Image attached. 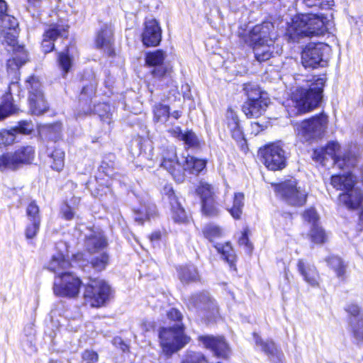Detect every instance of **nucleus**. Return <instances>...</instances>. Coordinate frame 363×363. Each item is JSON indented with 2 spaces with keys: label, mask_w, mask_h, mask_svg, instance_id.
<instances>
[{
  "label": "nucleus",
  "mask_w": 363,
  "mask_h": 363,
  "mask_svg": "<svg viewBox=\"0 0 363 363\" xmlns=\"http://www.w3.org/2000/svg\"><path fill=\"white\" fill-rule=\"evenodd\" d=\"M244 91L247 96V101L269 99L265 96V94L261 91L259 87L255 84L249 83L245 84Z\"/></svg>",
  "instance_id": "39"
},
{
  "label": "nucleus",
  "mask_w": 363,
  "mask_h": 363,
  "mask_svg": "<svg viewBox=\"0 0 363 363\" xmlns=\"http://www.w3.org/2000/svg\"><path fill=\"white\" fill-rule=\"evenodd\" d=\"M84 246L90 253H96L103 250L107 242L101 230L91 229L85 235Z\"/></svg>",
  "instance_id": "23"
},
{
  "label": "nucleus",
  "mask_w": 363,
  "mask_h": 363,
  "mask_svg": "<svg viewBox=\"0 0 363 363\" xmlns=\"http://www.w3.org/2000/svg\"><path fill=\"white\" fill-rule=\"evenodd\" d=\"M60 211L66 220H72L75 214V208L67 202L62 206Z\"/></svg>",
  "instance_id": "58"
},
{
  "label": "nucleus",
  "mask_w": 363,
  "mask_h": 363,
  "mask_svg": "<svg viewBox=\"0 0 363 363\" xmlns=\"http://www.w3.org/2000/svg\"><path fill=\"white\" fill-rule=\"evenodd\" d=\"M308 236L311 242L315 244H323L327 240L325 230L318 224L311 225Z\"/></svg>",
  "instance_id": "42"
},
{
  "label": "nucleus",
  "mask_w": 363,
  "mask_h": 363,
  "mask_svg": "<svg viewBox=\"0 0 363 363\" xmlns=\"http://www.w3.org/2000/svg\"><path fill=\"white\" fill-rule=\"evenodd\" d=\"M203 234L210 242H213L222 238L224 235V231L219 225L214 223H208L203 227Z\"/></svg>",
  "instance_id": "38"
},
{
  "label": "nucleus",
  "mask_w": 363,
  "mask_h": 363,
  "mask_svg": "<svg viewBox=\"0 0 363 363\" xmlns=\"http://www.w3.org/2000/svg\"><path fill=\"white\" fill-rule=\"evenodd\" d=\"M269 99L246 101L242 106V111L249 118H259L266 111Z\"/></svg>",
  "instance_id": "26"
},
{
  "label": "nucleus",
  "mask_w": 363,
  "mask_h": 363,
  "mask_svg": "<svg viewBox=\"0 0 363 363\" xmlns=\"http://www.w3.org/2000/svg\"><path fill=\"white\" fill-rule=\"evenodd\" d=\"M14 133V137L16 138V133L28 134L33 130V125L28 121L19 122L18 125L13 128L11 129Z\"/></svg>",
  "instance_id": "55"
},
{
  "label": "nucleus",
  "mask_w": 363,
  "mask_h": 363,
  "mask_svg": "<svg viewBox=\"0 0 363 363\" xmlns=\"http://www.w3.org/2000/svg\"><path fill=\"white\" fill-rule=\"evenodd\" d=\"M297 269L306 282L312 286H318L319 274L313 264L299 259L297 262Z\"/></svg>",
  "instance_id": "24"
},
{
  "label": "nucleus",
  "mask_w": 363,
  "mask_h": 363,
  "mask_svg": "<svg viewBox=\"0 0 363 363\" xmlns=\"http://www.w3.org/2000/svg\"><path fill=\"white\" fill-rule=\"evenodd\" d=\"M178 273L179 278L183 283H189L199 280V272L194 265L181 267Z\"/></svg>",
  "instance_id": "33"
},
{
  "label": "nucleus",
  "mask_w": 363,
  "mask_h": 363,
  "mask_svg": "<svg viewBox=\"0 0 363 363\" xmlns=\"http://www.w3.org/2000/svg\"><path fill=\"white\" fill-rule=\"evenodd\" d=\"M165 57V52L161 50L147 53L145 62L152 67L150 72L154 77L161 79L169 74V69L164 64Z\"/></svg>",
  "instance_id": "18"
},
{
  "label": "nucleus",
  "mask_w": 363,
  "mask_h": 363,
  "mask_svg": "<svg viewBox=\"0 0 363 363\" xmlns=\"http://www.w3.org/2000/svg\"><path fill=\"white\" fill-rule=\"evenodd\" d=\"M30 223L29 225H28L26 227L25 234H26V238L33 239V238H35L36 236V235L38 234V233L39 231L40 222H37V221H30Z\"/></svg>",
  "instance_id": "56"
},
{
  "label": "nucleus",
  "mask_w": 363,
  "mask_h": 363,
  "mask_svg": "<svg viewBox=\"0 0 363 363\" xmlns=\"http://www.w3.org/2000/svg\"><path fill=\"white\" fill-rule=\"evenodd\" d=\"M161 166L172 174L176 182L184 181V174L182 173V163L177 160L174 147H170L164 152Z\"/></svg>",
  "instance_id": "17"
},
{
  "label": "nucleus",
  "mask_w": 363,
  "mask_h": 363,
  "mask_svg": "<svg viewBox=\"0 0 363 363\" xmlns=\"http://www.w3.org/2000/svg\"><path fill=\"white\" fill-rule=\"evenodd\" d=\"M19 87L17 82H11L9 86V92L5 96L4 103L0 105V120L4 119L9 115L12 114L16 111V108L10 101V97L13 94V91H19Z\"/></svg>",
  "instance_id": "29"
},
{
  "label": "nucleus",
  "mask_w": 363,
  "mask_h": 363,
  "mask_svg": "<svg viewBox=\"0 0 363 363\" xmlns=\"http://www.w3.org/2000/svg\"><path fill=\"white\" fill-rule=\"evenodd\" d=\"M82 358L85 363H96L99 356L96 352L86 350L82 353Z\"/></svg>",
  "instance_id": "59"
},
{
  "label": "nucleus",
  "mask_w": 363,
  "mask_h": 363,
  "mask_svg": "<svg viewBox=\"0 0 363 363\" xmlns=\"http://www.w3.org/2000/svg\"><path fill=\"white\" fill-rule=\"evenodd\" d=\"M350 325L354 339L357 342H363V314L361 319L355 318L350 320Z\"/></svg>",
  "instance_id": "44"
},
{
  "label": "nucleus",
  "mask_w": 363,
  "mask_h": 363,
  "mask_svg": "<svg viewBox=\"0 0 363 363\" xmlns=\"http://www.w3.org/2000/svg\"><path fill=\"white\" fill-rule=\"evenodd\" d=\"M167 315L169 320L177 322L176 324H182V315L178 309L172 308Z\"/></svg>",
  "instance_id": "63"
},
{
  "label": "nucleus",
  "mask_w": 363,
  "mask_h": 363,
  "mask_svg": "<svg viewBox=\"0 0 363 363\" xmlns=\"http://www.w3.org/2000/svg\"><path fill=\"white\" fill-rule=\"evenodd\" d=\"M206 160L187 155L185 157L184 163L182 164V173L184 174V172H189L190 174H198L206 167Z\"/></svg>",
  "instance_id": "30"
},
{
  "label": "nucleus",
  "mask_w": 363,
  "mask_h": 363,
  "mask_svg": "<svg viewBox=\"0 0 363 363\" xmlns=\"http://www.w3.org/2000/svg\"><path fill=\"white\" fill-rule=\"evenodd\" d=\"M228 128L231 133L232 138L237 142L245 143L243 132L240 126L238 118L232 113L231 118H228Z\"/></svg>",
  "instance_id": "36"
},
{
  "label": "nucleus",
  "mask_w": 363,
  "mask_h": 363,
  "mask_svg": "<svg viewBox=\"0 0 363 363\" xmlns=\"http://www.w3.org/2000/svg\"><path fill=\"white\" fill-rule=\"evenodd\" d=\"M29 84V104L32 113L35 115L43 113L48 108L47 103L44 99L38 79L30 77L27 81Z\"/></svg>",
  "instance_id": "13"
},
{
  "label": "nucleus",
  "mask_w": 363,
  "mask_h": 363,
  "mask_svg": "<svg viewBox=\"0 0 363 363\" xmlns=\"http://www.w3.org/2000/svg\"><path fill=\"white\" fill-rule=\"evenodd\" d=\"M58 64L60 67L66 74L72 67V60L67 52H60L58 55Z\"/></svg>",
  "instance_id": "51"
},
{
  "label": "nucleus",
  "mask_w": 363,
  "mask_h": 363,
  "mask_svg": "<svg viewBox=\"0 0 363 363\" xmlns=\"http://www.w3.org/2000/svg\"><path fill=\"white\" fill-rule=\"evenodd\" d=\"M161 40L162 30L158 22L155 19L146 21L142 33L143 45L147 47H155L160 44Z\"/></svg>",
  "instance_id": "20"
},
{
  "label": "nucleus",
  "mask_w": 363,
  "mask_h": 363,
  "mask_svg": "<svg viewBox=\"0 0 363 363\" xmlns=\"http://www.w3.org/2000/svg\"><path fill=\"white\" fill-rule=\"evenodd\" d=\"M15 152L21 167L30 164L35 157V150L30 145L20 147L15 150Z\"/></svg>",
  "instance_id": "35"
},
{
  "label": "nucleus",
  "mask_w": 363,
  "mask_h": 363,
  "mask_svg": "<svg viewBox=\"0 0 363 363\" xmlns=\"http://www.w3.org/2000/svg\"><path fill=\"white\" fill-rule=\"evenodd\" d=\"M155 214V206H151L149 208V211H146L145 215L143 216V213L139 211L138 214H136L135 220L138 222L140 224H143L145 219H150L153 217Z\"/></svg>",
  "instance_id": "60"
},
{
  "label": "nucleus",
  "mask_w": 363,
  "mask_h": 363,
  "mask_svg": "<svg viewBox=\"0 0 363 363\" xmlns=\"http://www.w3.org/2000/svg\"><path fill=\"white\" fill-rule=\"evenodd\" d=\"M328 123V116L321 113L300 123H296L294 130L297 138L301 142L311 143L324 135Z\"/></svg>",
  "instance_id": "5"
},
{
  "label": "nucleus",
  "mask_w": 363,
  "mask_h": 363,
  "mask_svg": "<svg viewBox=\"0 0 363 363\" xmlns=\"http://www.w3.org/2000/svg\"><path fill=\"white\" fill-rule=\"evenodd\" d=\"M308 7H318L322 9H329L333 5V0H303Z\"/></svg>",
  "instance_id": "54"
},
{
  "label": "nucleus",
  "mask_w": 363,
  "mask_h": 363,
  "mask_svg": "<svg viewBox=\"0 0 363 363\" xmlns=\"http://www.w3.org/2000/svg\"><path fill=\"white\" fill-rule=\"evenodd\" d=\"M217 251L222 255L223 259L225 260L230 267L235 265L236 261V255L230 242L225 244H217L215 245Z\"/></svg>",
  "instance_id": "34"
},
{
  "label": "nucleus",
  "mask_w": 363,
  "mask_h": 363,
  "mask_svg": "<svg viewBox=\"0 0 363 363\" xmlns=\"http://www.w3.org/2000/svg\"><path fill=\"white\" fill-rule=\"evenodd\" d=\"M325 81V76L313 77L308 88H298L292 94L291 101L298 113L309 111L319 104Z\"/></svg>",
  "instance_id": "3"
},
{
  "label": "nucleus",
  "mask_w": 363,
  "mask_h": 363,
  "mask_svg": "<svg viewBox=\"0 0 363 363\" xmlns=\"http://www.w3.org/2000/svg\"><path fill=\"white\" fill-rule=\"evenodd\" d=\"M52 160L51 167L52 169L60 172L65 164V152L60 149H55L50 155Z\"/></svg>",
  "instance_id": "45"
},
{
  "label": "nucleus",
  "mask_w": 363,
  "mask_h": 363,
  "mask_svg": "<svg viewBox=\"0 0 363 363\" xmlns=\"http://www.w3.org/2000/svg\"><path fill=\"white\" fill-rule=\"evenodd\" d=\"M4 12L0 13V42L14 47L16 42L18 21Z\"/></svg>",
  "instance_id": "14"
},
{
  "label": "nucleus",
  "mask_w": 363,
  "mask_h": 363,
  "mask_svg": "<svg viewBox=\"0 0 363 363\" xmlns=\"http://www.w3.org/2000/svg\"><path fill=\"white\" fill-rule=\"evenodd\" d=\"M188 147L196 148L199 147L200 142L196 135L191 130L186 131L182 140Z\"/></svg>",
  "instance_id": "49"
},
{
  "label": "nucleus",
  "mask_w": 363,
  "mask_h": 363,
  "mask_svg": "<svg viewBox=\"0 0 363 363\" xmlns=\"http://www.w3.org/2000/svg\"><path fill=\"white\" fill-rule=\"evenodd\" d=\"M189 308L195 309L208 320L213 319L218 313L217 305L207 292L193 294L187 299Z\"/></svg>",
  "instance_id": "10"
},
{
  "label": "nucleus",
  "mask_w": 363,
  "mask_h": 363,
  "mask_svg": "<svg viewBox=\"0 0 363 363\" xmlns=\"http://www.w3.org/2000/svg\"><path fill=\"white\" fill-rule=\"evenodd\" d=\"M21 167L17 155L14 152H8L0 156V170H16Z\"/></svg>",
  "instance_id": "32"
},
{
  "label": "nucleus",
  "mask_w": 363,
  "mask_h": 363,
  "mask_svg": "<svg viewBox=\"0 0 363 363\" xmlns=\"http://www.w3.org/2000/svg\"><path fill=\"white\" fill-rule=\"evenodd\" d=\"M70 267L71 263L69 259L65 257L63 253L60 252L53 254L48 264V269L56 274L57 277L67 272V271Z\"/></svg>",
  "instance_id": "27"
},
{
  "label": "nucleus",
  "mask_w": 363,
  "mask_h": 363,
  "mask_svg": "<svg viewBox=\"0 0 363 363\" xmlns=\"http://www.w3.org/2000/svg\"><path fill=\"white\" fill-rule=\"evenodd\" d=\"M238 243L240 246L246 247L247 252L250 253L252 250V245L249 241L247 230H245L242 233L241 237L238 240Z\"/></svg>",
  "instance_id": "61"
},
{
  "label": "nucleus",
  "mask_w": 363,
  "mask_h": 363,
  "mask_svg": "<svg viewBox=\"0 0 363 363\" xmlns=\"http://www.w3.org/2000/svg\"><path fill=\"white\" fill-rule=\"evenodd\" d=\"M265 166L270 170L277 171L286 167V157L283 148L278 144L267 145L262 151Z\"/></svg>",
  "instance_id": "12"
},
{
  "label": "nucleus",
  "mask_w": 363,
  "mask_h": 363,
  "mask_svg": "<svg viewBox=\"0 0 363 363\" xmlns=\"http://www.w3.org/2000/svg\"><path fill=\"white\" fill-rule=\"evenodd\" d=\"M26 216L29 221L41 222L40 208L35 201H31L26 208Z\"/></svg>",
  "instance_id": "48"
},
{
  "label": "nucleus",
  "mask_w": 363,
  "mask_h": 363,
  "mask_svg": "<svg viewBox=\"0 0 363 363\" xmlns=\"http://www.w3.org/2000/svg\"><path fill=\"white\" fill-rule=\"evenodd\" d=\"M94 111L97 113L101 120L104 123L110 124L111 123L112 113L111 107L106 104H99L94 107Z\"/></svg>",
  "instance_id": "46"
},
{
  "label": "nucleus",
  "mask_w": 363,
  "mask_h": 363,
  "mask_svg": "<svg viewBox=\"0 0 363 363\" xmlns=\"http://www.w3.org/2000/svg\"><path fill=\"white\" fill-rule=\"evenodd\" d=\"M95 44L97 48L103 50L108 56L114 54L113 33L110 26L104 25L97 32Z\"/></svg>",
  "instance_id": "22"
},
{
  "label": "nucleus",
  "mask_w": 363,
  "mask_h": 363,
  "mask_svg": "<svg viewBox=\"0 0 363 363\" xmlns=\"http://www.w3.org/2000/svg\"><path fill=\"white\" fill-rule=\"evenodd\" d=\"M331 184L337 190L346 192L355 185V178L350 172L347 174L333 175L331 177Z\"/></svg>",
  "instance_id": "28"
},
{
  "label": "nucleus",
  "mask_w": 363,
  "mask_h": 363,
  "mask_svg": "<svg viewBox=\"0 0 363 363\" xmlns=\"http://www.w3.org/2000/svg\"><path fill=\"white\" fill-rule=\"evenodd\" d=\"M201 212L207 217H216L219 215L220 210L216 198L201 202Z\"/></svg>",
  "instance_id": "41"
},
{
  "label": "nucleus",
  "mask_w": 363,
  "mask_h": 363,
  "mask_svg": "<svg viewBox=\"0 0 363 363\" xmlns=\"http://www.w3.org/2000/svg\"><path fill=\"white\" fill-rule=\"evenodd\" d=\"M330 48L323 43L309 44L301 55V62L305 67L315 68L328 65V52Z\"/></svg>",
  "instance_id": "9"
},
{
  "label": "nucleus",
  "mask_w": 363,
  "mask_h": 363,
  "mask_svg": "<svg viewBox=\"0 0 363 363\" xmlns=\"http://www.w3.org/2000/svg\"><path fill=\"white\" fill-rule=\"evenodd\" d=\"M68 28L67 25L62 23L50 24L43 34V39L42 40L43 51L45 53L52 51L55 46L54 41L57 38H67Z\"/></svg>",
  "instance_id": "15"
},
{
  "label": "nucleus",
  "mask_w": 363,
  "mask_h": 363,
  "mask_svg": "<svg viewBox=\"0 0 363 363\" xmlns=\"http://www.w3.org/2000/svg\"><path fill=\"white\" fill-rule=\"evenodd\" d=\"M152 111L156 122H166L170 116L169 107L162 104H156Z\"/></svg>",
  "instance_id": "43"
},
{
  "label": "nucleus",
  "mask_w": 363,
  "mask_h": 363,
  "mask_svg": "<svg viewBox=\"0 0 363 363\" xmlns=\"http://www.w3.org/2000/svg\"><path fill=\"white\" fill-rule=\"evenodd\" d=\"M303 217L305 221H307L308 223L311 224V225H313L314 224H318V221L319 219V217L317 214V212L314 208H310L308 210H306L303 214Z\"/></svg>",
  "instance_id": "57"
},
{
  "label": "nucleus",
  "mask_w": 363,
  "mask_h": 363,
  "mask_svg": "<svg viewBox=\"0 0 363 363\" xmlns=\"http://www.w3.org/2000/svg\"><path fill=\"white\" fill-rule=\"evenodd\" d=\"M196 194L199 196L201 202L216 198V192L213 186L211 184L201 182L196 189Z\"/></svg>",
  "instance_id": "40"
},
{
  "label": "nucleus",
  "mask_w": 363,
  "mask_h": 363,
  "mask_svg": "<svg viewBox=\"0 0 363 363\" xmlns=\"http://www.w3.org/2000/svg\"><path fill=\"white\" fill-rule=\"evenodd\" d=\"M326 262L338 279L340 280L345 279L347 265L340 257L335 255L330 256L326 259Z\"/></svg>",
  "instance_id": "31"
},
{
  "label": "nucleus",
  "mask_w": 363,
  "mask_h": 363,
  "mask_svg": "<svg viewBox=\"0 0 363 363\" xmlns=\"http://www.w3.org/2000/svg\"><path fill=\"white\" fill-rule=\"evenodd\" d=\"M182 363H208L204 356L199 352H188Z\"/></svg>",
  "instance_id": "53"
},
{
  "label": "nucleus",
  "mask_w": 363,
  "mask_h": 363,
  "mask_svg": "<svg viewBox=\"0 0 363 363\" xmlns=\"http://www.w3.org/2000/svg\"><path fill=\"white\" fill-rule=\"evenodd\" d=\"M199 340L203 345L213 352L214 354L220 358H227L230 354L228 344L222 337L211 335L200 336Z\"/></svg>",
  "instance_id": "21"
},
{
  "label": "nucleus",
  "mask_w": 363,
  "mask_h": 363,
  "mask_svg": "<svg viewBox=\"0 0 363 363\" xmlns=\"http://www.w3.org/2000/svg\"><path fill=\"white\" fill-rule=\"evenodd\" d=\"M277 33L274 26L269 21L255 26L246 36L245 41L254 52L256 60L265 62L278 54L279 48L275 45Z\"/></svg>",
  "instance_id": "1"
},
{
  "label": "nucleus",
  "mask_w": 363,
  "mask_h": 363,
  "mask_svg": "<svg viewBox=\"0 0 363 363\" xmlns=\"http://www.w3.org/2000/svg\"><path fill=\"white\" fill-rule=\"evenodd\" d=\"M81 280L70 272L57 277L54 281L53 291L56 296L74 298L79 293Z\"/></svg>",
  "instance_id": "11"
},
{
  "label": "nucleus",
  "mask_w": 363,
  "mask_h": 363,
  "mask_svg": "<svg viewBox=\"0 0 363 363\" xmlns=\"http://www.w3.org/2000/svg\"><path fill=\"white\" fill-rule=\"evenodd\" d=\"M275 191L287 203L294 206H301L307 198V192L295 179H290L275 185Z\"/></svg>",
  "instance_id": "8"
},
{
  "label": "nucleus",
  "mask_w": 363,
  "mask_h": 363,
  "mask_svg": "<svg viewBox=\"0 0 363 363\" xmlns=\"http://www.w3.org/2000/svg\"><path fill=\"white\" fill-rule=\"evenodd\" d=\"M323 16L315 13H304L295 16L287 30L289 38L298 41L300 38L320 36L326 32Z\"/></svg>",
  "instance_id": "2"
},
{
  "label": "nucleus",
  "mask_w": 363,
  "mask_h": 363,
  "mask_svg": "<svg viewBox=\"0 0 363 363\" xmlns=\"http://www.w3.org/2000/svg\"><path fill=\"white\" fill-rule=\"evenodd\" d=\"M111 289L103 279H90L85 286L84 298L91 307L103 306L110 298Z\"/></svg>",
  "instance_id": "7"
},
{
  "label": "nucleus",
  "mask_w": 363,
  "mask_h": 363,
  "mask_svg": "<svg viewBox=\"0 0 363 363\" xmlns=\"http://www.w3.org/2000/svg\"><path fill=\"white\" fill-rule=\"evenodd\" d=\"M109 260V256L106 252H102L99 255L94 257L91 261V267L96 271L104 270L107 266Z\"/></svg>",
  "instance_id": "47"
},
{
  "label": "nucleus",
  "mask_w": 363,
  "mask_h": 363,
  "mask_svg": "<svg viewBox=\"0 0 363 363\" xmlns=\"http://www.w3.org/2000/svg\"><path fill=\"white\" fill-rule=\"evenodd\" d=\"M346 311L347 313L351 315L350 320L352 318H359L361 319V315L363 314V311L360 310L359 306L355 304H350L349 305Z\"/></svg>",
  "instance_id": "62"
},
{
  "label": "nucleus",
  "mask_w": 363,
  "mask_h": 363,
  "mask_svg": "<svg viewBox=\"0 0 363 363\" xmlns=\"http://www.w3.org/2000/svg\"><path fill=\"white\" fill-rule=\"evenodd\" d=\"M160 339L162 351L168 356L182 349L189 342V337L184 334L182 324L162 328L160 331Z\"/></svg>",
  "instance_id": "6"
},
{
  "label": "nucleus",
  "mask_w": 363,
  "mask_h": 363,
  "mask_svg": "<svg viewBox=\"0 0 363 363\" xmlns=\"http://www.w3.org/2000/svg\"><path fill=\"white\" fill-rule=\"evenodd\" d=\"M15 141L14 133L11 130H0V147L13 144Z\"/></svg>",
  "instance_id": "52"
},
{
  "label": "nucleus",
  "mask_w": 363,
  "mask_h": 363,
  "mask_svg": "<svg viewBox=\"0 0 363 363\" xmlns=\"http://www.w3.org/2000/svg\"><path fill=\"white\" fill-rule=\"evenodd\" d=\"M244 206V194L235 193L233 198V206L228 207L227 210L235 219H240L242 213Z\"/></svg>",
  "instance_id": "37"
},
{
  "label": "nucleus",
  "mask_w": 363,
  "mask_h": 363,
  "mask_svg": "<svg viewBox=\"0 0 363 363\" xmlns=\"http://www.w3.org/2000/svg\"><path fill=\"white\" fill-rule=\"evenodd\" d=\"M26 55L24 53L22 57H18L17 55L13 57L11 59H9L7 62V67L9 70L16 72L23 65L26 63Z\"/></svg>",
  "instance_id": "50"
},
{
  "label": "nucleus",
  "mask_w": 363,
  "mask_h": 363,
  "mask_svg": "<svg viewBox=\"0 0 363 363\" xmlns=\"http://www.w3.org/2000/svg\"><path fill=\"white\" fill-rule=\"evenodd\" d=\"M340 145L337 142H328L325 147L315 149L313 152V159L325 165V160L330 157L333 164L340 169L350 170L357 163V157L350 151L338 155Z\"/></svg>",
  "instance_id": "4"
},
{
  "label": "nucleus",
  "mask_w": 363,
  "mask_h": 363,
  "mask_svg": "<svg viewBox=\"0 0 363 363\" xmlns=\"http://www.w3.org/2000/svg\"><path fill=\"white\" fill-rule=\"evenodd\" d=\"M363 201V193L358 187L351 188L349 191L343 192L339 196V201L347 208L357 209Z\"/></svg>",
  "instance_id": "25"
},
{
  "label": "nucleus",
  "mask_w": 363,
  "mask_h": 363,
  "mask_svg": "<svg viewBox=\"0 0 363 363\" xmlns=\"http://www.w3.org/2000/svg\"><path fill=\"white\" fill-rule=\"evenodd\" d=\"M94 93V88L92 85L84 86L80 94V100L83 99L84 96L87 95L89 97H91Z\"/></svg>",
  "instance_id": "64"
},
{
  "label": "nucleus",
  "mask_w": 363,
  "mask_h": 363,
  "mask_svg": "<svg viewBox=\"0 0 363 363\" xmlns=\"http://www.w3.org/2000/svg\"><path fill=\"white\" fill-rule=\"evenodd\" d=\"M255 346L265 354L272 363H284V355L272 340H263L257 333L253 334Z\"/></svg>",
  "instance_id": "19"
},
{
  "label": "nucleus",
  "mask_w": 363,
  "mask_h": 363,
  "mask_svg": "<svg viewBox=\"0 0 363 363\" xmlns=\"http://www.w3.org/2000/svg\"><path fill=\"white\" fill-rule=\"evenodd\" d=\"M163 199L169 202L171 216L174 223H184L187 220L186 213L171 186H165L162 191Z\"/></svg>",
  "instance_id": "16"
}]
</instances>
